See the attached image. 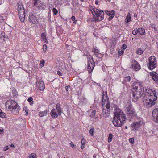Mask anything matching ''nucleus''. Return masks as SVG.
I'll list each match as a JSON object with an SVG mask.
<instances>
[{"label": "nucleus", "instance_id": "obj_1", "mask_svg": "<svg viewBox=\"0 0 158 158\" xmlns=\"http://www.w3.org/2000/svg\"><path fill=\"white\" fill-rule=\"evenodd\" d=\"M114 117L113 120V124L117 127H121L125 122L126 119L125 114L118 108L114 110Z\"/></svg>", "mask_w": 158, "mask_h": 158}, {"label": "nucleus", "instance_id": "obj_2", "mask_svg": "<svg viewBox=\"0 0 158 158\" xmlns=\"http://www.w3.org/2000/svg\"><path fill=\"white\" fill-rule=\"evenodd\" d=\"M147 89H145V91L144 92H143V91L141 90L132 92V96L134 98H133V101L134 102H136L137 99L142 96L144 105V106L148 108V92H147Z\"/></svg>", "mask_w": 158, "mask_h": 158}, {"label": "nucleus", "instance_id": "obj_3", "mask_svg": "<svg viewBox=\"0 0 158 158\" xmlns=\"http://www.w3.org/2000/svg\"><path fill=\"white\" fill-rule=\"evenodd\" d=\"M5 106L6 107L14 114H18L20 109V106L14 100L7 101L5 104Z\"/></svg>", "mask_w": 158, "mask_h": 158}, {"label": "nucleus", "instance_id": "obj_4", "mask_svg": "<svg viewBox=\"0 0 158 158\" xmlns=\"http://www.w3.org/2000/svg\"><path fill=\"white\" fill-rule=\"evenodd\" d=\"M93 15V19L95 22L102 20L104 17V13L102 10H99L94 7H92L90 8Z\"/></svg>", "mask_w": 158, "mask_h": 158}, {"label": "nucleus", "instance_id": "obj_5", "mask_svg": "<svg viewBox=\"0 0 158 158\" xmlns=\"http://www.w3.org/2000/svg\"><path fill=\"white\" fill-rule=\"evenodd\" d=\"M155 90L149 89V96L150 97L149 98V107H152L155 104V101L157 98Z\"/></svg>", "mask_w": 158, "mask_h": 158}, {"label": "nucleus", "instance_id": "obj_6", "mask_svg": "<svg viewBox=\"0 0 158 158\" xmlns=\"http://www.w3.org/2000/svg\"><path fill=\"white\" fill-rule=\"evenodd\" d=\"M127 112V115L130 119L134 117H135L136 114L135 111L134 109L132 107V105L128 104L126 108Z\"/></svg>", "mask_w": 158, "mask_h": 158}, {"label": "nucleus", "instance_id": "obj_7", "mask_svg": "<svg viewBox=\"0 0 158 158\" xmlns=\"http://www.w3.org/2000/svg\"><path fill=\"white\" fill-rule=\"evenodd\" d=\"M135 121L133 123L132 125V127L136 130H137L138 128L143 124V119L138 117H137L135 118Z\"/></svg>", "mask_w": 158, "mask_h": 158}, {"label": "nucleus", "instance_id": "obj_8", "mask_svg": "<svg viewBox=\"0 0 158 158\" xmlns=\"http://www.w3.org/2000/svg\"><path fill=\"white\" fill-rule=\"evenodd\" d=\"M157 66L156 60L155 56H151L149 59V69L152 70Z\"/></svg>", "mask_w": 158, "mask_h": 158}, {"label": "nucleus", "instance_id": "obj_9", "mask_svg": "<svg viewBox=\"0 0 158 158\" xmlns=\"http://www.w3.org/2000/svg\"><path fill=\"white\" fill-rule=\"evenodd\" d=\"M141 90L143 91V92H145L144 90L143 87L141 84L139 82L134 83L133 85L132 91L135 92Z\"/></svg>", "mask_w": 158, "mask_h": 158}, {"label": "nucleus", "instance_id": "obj_10", "mask_svg": "<svg viewBox=\"0 0 158 158\" xmlns=\"http://www.w3.org/2000/svg\"><path fill=\"white\" fill-rule=\"evenodd\" d=\"M33 3L35 9L39 10L41 9L43 6V4L39 0H33Z\"/></svg>", "mask_w": 158, "mask_h": 158}, {"label": "nucleus", "instance_id": "obj_11", "mask_svg": "<svg viewBox=\"0 0 158 158\" xmlns=\"http://www.w3.org/2000/svg\"><path fill=\"white\" fill-rule=\"evenodd\" d=\"M152 118L153 121L156 123H158V109H154L152 113Z\"/></svg>", "mask_w": 158, "mask_h": 158}, {"label": "nucleus", "instance_id": "obj_12", "mask_svg": "<svg viewBox=\"0 0 158 158\" xmlns=\"http://www.w3.org/2000/svg\"><path fill=\"white\" fill-rule=\"evenodd\" d=\"M132 64L130 68L133 69L135 71H137L140 69V66L139 64L135 60H133L132 62Z\"/></svg>", "mask_w": 158, "mask_h": 158}, {"label": "nucleus", "instance_id": "obj_13", "mask_svg": "<svg viewBox=\"0 0 158 158\" xmlns=\"http://www.w3.org/2000/svg\"><path fill=\"white\" fill-rule=\"evenodd\" d=\"M92 62H94L93 63L90 60H89L88 62L87 69L89 73H90L92 72L95 66L94 62L93 57L92 58Z\"/></svg>", "mask_w": 158, "mask_h": 158}, {"label": "nucleus", "instance_id": "obj_14", "mask_svg": "<svg viewBox=\"0 0 158 158\" xmlns=\"http://www.w3.org/2000/svg\"><path fill=\"white\" fill-rule=\"evenodd\" d=\"M150 75L151 76V78L152 79L156 82L158 85V75L154 71H152L150 72L149 73Z\"/></svg>", "mask_w": 158, "mask_h": 158}, {"label": "nucleus", "instance_id": "obj_15", "mask_svg": "<svg viewBox=\"0 0 158 158\" xmlns=\"http://www.w3.org/2000/svg\"><path fill=\"white\" fill-rule=\"evenodd\" d=\"M109 100V98L108 97L107 92L106 91L103 92V96L102 98V104L103 106L105 105V102Z\"/></svg>", "mask_w": 158, "mask_h": 158}, {"label": "nucleus", "instance_id": "obj_16", "mask_svg": "<svg viewBox=\"0 0 158 158\" xmlns=\"http://www.w3.org/2000/svg\"><path fill=\"white\" fill-rule=\"evenodd\" d=\"M29 20L30 23L33 24H35L37 21V19L36 16L35 15L31 13L29 15Z\"/></svg>", "mask_w": 158, "mask_h": 158}, {"label": "nucleus", "instance_id": "obj_17", "mask_svg": "<svg viewBox=\"0 0 158 158\" xmlns=\"http://www.w3.org/2000/svg\"><path fill=\"white\" fill-rule=\"evenodd\" d=\"M17 10L18 13H23L24 12H25L24 9L23 8V5H22V3L21 2H18L17 3Z\"/></svg>", "mask_w": 158, "mask_h": 158}, {"label": "nucleus", "instance_id": "obj_18", "mask_svg": "<svg viewBox=\"0 0 158 158\" xmlns=\"http://www.w3.org/2000/svg\"><path fill=\"white\" fill-rule=\"evenodd\" d=\"M50 114L52 117L54 118H56L58 116L56 110L55 109H53L52 110Z\"/></svg>", "mask_w": 158, "mask_h": 158}, {"label": "nucleus", "instance_id": "obj_19", "mask_svg": "<svg viewBox=\"0 0 158 158\" xmlns=\"http://www.w3.org/2000/svg\"><path fill=\"white\" fill-rule=\"evenodd\" d=\"M19 15L20 20V21L23 22H24L25 20V12H24L23 13H18Z\"/></svg>", "mask_w": 158, "mask_h": 158}, {"label": "nucleus", "instance_id": "obj_20", "mask_svg": "<svg viewBox=\"0 0 158 158\" xmlns=\"http://www.w3.org/2000/svg\"><path fill=\"white\" fill-rule=\"evenodd\" d=\"M39 86L40 89L42 91L45 88V85L44 82L43 81H40L38 82Z\"/></svg>", "mask_w": 158, "mask_h": 158}, {"label": "nucleus", "instance_id": "obj_21", "mask_svg": "<svg viewBox=\"0 0 158 158\" xmlns=\"http://www.w3.org/2000/svg\"><path fill=\"white\" fill-rule=\"evenodd\" d=\"M131 20V16L130 12H129L126 16L125 21L126 22H129Z\"/></svg>", "mask_w": 158, "mask_h": 158}, {"label": "nucleus", "instance_id": "obj_22", "mask_svg": "<svg viewBox=\"0 0 158 158\" xmlns=\"http://www.w3.org/2000/svg\"><path fill=\"white\" fill-rule=\"evenodd\" d=\"M150 28V29H152L154 31H156L157 30V27L156 25L154 24H151L149 26Z\"/></svg>", "mask_w": 158, "mask_h": 158}, {"label": "nucleus", "instance_id": "obj_23", "mask_svg": "<svg viewBox=\"0 0 158 158\" xmlns=\"http://www.w3.org/2000/svg\"><path fill=\"white\" fill-rule=\"evenodd\" d=\"M105 13L108 15L110 16L112 15H114L115 12L114 10H112L111 11L106 10L105 11Z\"/></svg>", "mask_w": 158, "mask_h": 158}, {"label": "nucleus", "instance_id": "obj_24", "mask_svg": "<svg viewBox=\"0 0 158 158\" xmlns=\"http://www.w3.org/2000/svg\"><path fill=\"white\" fill-rule=\"evenodd\" d=\"M145 30L142 28H139L137 30V32L140 35H143L145 33Z\"/></svg>", "mask_w": 158, "mask_h": 158}, {"label": "nucleus", "instance_id": "obj_25", "mask_svg": "<svg viewBox=\"0 0 158 158\" xmlns=\"http://www.w3.org/2000/svg\"><path fill=\"white\" fill-rule=\"evenodd\" d=\"M47 114V111H44L43 112H40L39 113V115L40 117H43L45 115H46Z\"/></svg>", "mask_w": 158, "mask_h": 158}, {"label": "nucleus", "instance_id": "obj_26", "mask_svg": "<svg viewBox=\"0 0 158 158\" xmlns=\"http://www.w3.org/2000/svg\"><path fill=\"white\" fill-rule=\"evenodd\" d=\"M6 117V114L5 113L2 111L1 109H0V117L2 118H5Z\"/></svg>", "mask_w": 158, "mask_h": 158}, {"label": "nucleus", "instance_id": "obj_27", "mask_svg": "<svg viewBox=\"0 0 158 158\" xmlns=\"http://www.w3.org/2000/svg\"><path fill=\"white\" fill-rule=\"evenodd\" d=\"M109 110H110L107 109V110H103V114L104 115H105L106 114H107L106 116H108V113L109 112Z\"/></svg>", "mask_w": 158, "mask_h": 158}, {"label": "nucleus", "instance_id": "obj_28", "mask_svg": "<svg viewBox=\"0 0 158 158\" xmlns=\"http://www.w3.org/2000/svg\"><path fill=\"white\" fill-rule=\"evenodd\" d=\"M94 55H95L97 57L99 58V59L101 58L103 56V55H102L101 53H100V52L94 54Z\"/></svg>", "mask_w": 158, "mask_h": 158}, {"label": "nucleus", "instance_id": "obj_29", "mask_svg": "<svg viewBox=\"0 0 158 158\" xmlns=\"http://www.w3.org/2000/svg\"><path fill=\"white\" fill-rule=\"evenodd\" d=\"M6 38L5 33L4 32H2L0 34V39L2 40H4V39Z\"/></svg>", "mask_w": 158, "mask_h": 158}, {"label": "nucleus", "instance_id": "obj_30", "mask_svg": "<svg viewBox=\"0 0 158 158\" xmlns=\"http://www.w3.org/2000/svg\"><path fill=\"white\" fill-rule=\"evenodd\" d=\"M106 104V109H107L110 110V105L109 102V100L106 101L105 102V104Z\"/></svg>", "mask_w": 158, "mask_h": 158}, {"label": "nucleus", "instance_id": "obj_31", "mask_svg": "<svg viewBox=\"0 0 158 158\" xmlns=\"http://www.w3.org/2000/svg\"><path fill=\"white\" fill-rule=\"evenodd\" d=\"M36 155L35 154L32 153H31L28 158H36Z\"/></svg>", "mask_w": 158, "mask_h": 158}, {"label": "nucleus", "instance_id": "obj_32", "mask_svg": "<svg viewBox=\"0 0 158 158\" xmlns=\"http://www.w3.org/2000/svg\"><path fill=\"white\" fill-rule=\"evenodd\" d=\"M94 131L95 130L94 128H91L89 130V133L91 134V136H93L94 135Z\"/></svg>", "mask_w": 158, "mask_h": 158}, {"label": "nucleus", "instance_id": "obj_33", "mask_svg": "<svg viewBox=\"0 0 158 158\" xmlns=\"http://www.w3.org/2000/svg\"><path fill=\"white\" fill-rule=\"evenodd\" d=\"M112 137H113L112 134H109V136L108 138V142L109 143V142H111V141L112 140Z\"/></svg>", "mask_w": 158, "mask_h": 158}, {"label": "nucleus", "instance_id": "obj_34", "mask_svg": "<svg viewBox=\"0 0 158 158\" xmlns=\"http://www.w3.org/2000/svg\"><path fill=\"white\" fill-rule=\"evenodd\" d=\"M131 79V77L130 76H127L124 78V81L127 82L129 81Z\"/></svg>", "mask_w": 158, "mask_h": 158}, {"label": "nucleus", "instance_id": "obj_35", "mask_svg": "<svg viewBox=\"0 0 158 158\" xmlns=\"http://www.w3.org/2000/svg\"><path fill=\"white\" fill-rule=\"evenodd\" d=\"M137 53L138 54L141 55L143 53V50L139 48L137 51Z\"/></svg>", "mask_w": 158, "mask_h": 158}, {"label": "nucleus", "instance_id": "obj_36", "mask_svg": "<svg viewBox=\"0 0 158 158\" xmlns=\"http://www.w3.org/2000/svg\"><path fill=\"white\" fill-rule=\"evenodd\" d=\"M32 100H33V98L32 97H30L29 98L27 99V101L29 102H30L31 105V104H33L34 102L32 101Z\"/></svg>", "mask_w": 158, "mask_h": 158}, {"label": "nucleus", "instance_id": "obj_37", "mask_svg": "<svg viewBox=\"0 0 158 158\" xmlns=\"http://www.w3.org/2000/svg\"><path fill=\"white\" fill-rule=\"evenodd\" d=\"M154 14L155 16L157 18H158V11L155 10L153 11Z\"/></svg>", "mask_w": 158, "mask_h": 158}, {"label": "nucleus", "instance_id": "obj_38", "mask_svg": "<svg viewBox=\"0 0 158 158\" xmlns=\"http://www.w3.org/2000/svg\"><path fill=\"white\" fill-rule=\"evenodd\" d=\"M96 114V111L95 110H94L92 112V113L91 114L90 116L91 117H95Z\"/></svg>", "mask_w": 158, "mask_h": 158}, {"label": "nucleus", "instance_id": "obj_39", "mask_svg": "<svg viewBox=\"0 0 158 158\" xmlns=\"http://www.w3.org/2000/svg\"><path fill=\"white\" fill-rule=\"evenodd\" d=\"M45 63V61L43 60H42L40 62L39 64V65L41 67H43L44 65V64Z\"/></svg>", "mask_w": 158, "mask_h": 158}, {"label": "nucleus", "instance_id": "obj_40", "mask_svg": "<svg viewBox=\"0 0 158 158\" xmlns=\"http://www.w3.org/2000/svg\"><path fill=\"white\" fill-rule=\"evenodd\" d=\"M134 138H130L129 139V141L130 143H134Z\"/></svg>", "mask_w": 158, "mask_h": 158}, {"label": "nucleus", "instance_id": "obj_41", "mask_svg": "<svg viewBox=\"0 0 158 158\" xmlns=\"http://www.w3.org/2000/svg\"><path fill=\"white\" fill-rule=\"evenodd\" d=\"M52 10L53 12L54 15H56L58 13V11L56 9L53 8L52 9Z\"/></svg>", "mask_w": 158, "mask_h": 158}, {"label": "nucleus", "instance_id": "obj_42", "mask_svg": "<svg viewBox=\"0 0 158 158\" xmlns=\"http://www.w3.org/2000/svg\"><path fill=\"white\" fill-rule=\"evenodd\" d=\"M43 49L44 51L45 52H46L47 49V46L45 44H44L43 47Z\"/></svg>", "mask_w": 158, "mask_h": 158}, {"label": "nucleus", "instance_id": "obj_43", "mask_svg": "<svg viewBox=\"0 0 158 158\" xmlns=\"http://www.w3.org/2000/svg\"><path fill=\"white\" fill-rule=\"evenodd\" d=\"M93 52H94V54H95L97 53H99V50L98 49H94Z\"/></svg>", "mask_w": 158, "mask_h": 158}, {"label": "nucleus", "instance_id": "obj_44", "mask_svg": "<svg viewBox=\"0 0 158 158\" xmlns=\"http://www.w3.org/2000/svg\"><path fill=\"white\" fill-rule=\"evenodd\" d=\"M41 37L44 40L46 39V35L43 33L41 34Z\"/></svg>", "mask_w": 158, "mask_h": 158}, {"label": "nucleus", "instance_id": "obj_45", "mask_svg": "<svg viewBox=\"0 0 158 158\" xmlns=\"http://www.w3.org/2000/svg\"><path fill=\"white\" fill-rule=\"evenodd\" d=\"M124 52V51L123 50H121V51H119L118 52V53L119 55H122Z\"/></svg>", "mask_w": 158, "mask_h": 158}, {"label": "nucleus", "instance_id": "obj_46", "mask_svg": "<svg viewBox=\"0 0 158 158\" xmlns=\"http://www.w3.org/2000/svg\"><path fill=\"white\" fill-rule=\"evenodd\" d=\"M138 32H137V30H133L132 31V34L134 35H137Z\"/></svg>", "mask_w": 158, "mask_h": 158}, {"label": "nucleus", "instance_id": "obj_47", "mask_svg": "<svg viewBox=\"0 0 158 158\" xmlns=\"http://www.w3.org/2000/svg\"><path fill=\"white\" fill-rule=\"evenodd\" d=\"M70 144L71 147L73 148L75 146V145H74L73 143L72 142H71V143H70Z\"/></svg>", "mask_w": 158, "mask_h": 158}, {"label": "nucleus", "instance_id": "obj_48", "mask_svg": "<svg viewBox=\"0 0 158 158\" xmlns=\"http://www.w3.org/2000/svg\"><path fill=\"white\" fill-rule=\"evenodd\" d=\"M57 111V112H58V113H57L58 114H59V115H61V110H58Z\"/></svg>", "mask_w": 158, "mask_h": 158}, {"label": "nucleus", "instance_id": "obj_49", "mask_svg": "<svg viewBox=\"0 0 158 158\" xmlns=\"http://www.w3.org/2000/svg\"><path fill=\"white\" fill-rule=\"evenodd\" d=\"M57 73L58 75L60 76H62V74L59 71H58L57 72Z\"/></svg>", "mask_w": 158, "mask_h": 158}, {"label": "nucleus", "instance_id": "obj_50", "mask_svg": "<svg viewBox=\"0 0 158 158\" xmlns=\"http://www.w3.org/2000/svg\"><path fill=\"white\" fill-rule=\"evenodd\" d=\"M122 48L124 49H126V48H127L126 45L125 44H123L122 46Z\"/></svg>", "mask_w": 158, "mask_h": 158}, {"label": "nucleus", "instance_id": "obj_51", "mask_svg": "<svg viewBox=\"0 0 158 158\" xmlns=\"http://www.w3.org/2000/svg\"><path fill=\"white\" fill-rule=\"evenodd\" d=\"M69 88H70V85L66 86L65 89L67 91H68V90H69Z\"/></svg>", "mask_w": 158, "mask_h": 158}, {"label": "nucleus", "instance_id": "obj_52", "mask_svg": "<svg viewBox=\"0 0 158 158\" xmlns=\"http://www.w3.org/2000/svg\"><path fill=\"white\" fill-rule=\"evenodd\" d=\"M114 16V15H112V16H110V17H109V19H108L109 20H111L113 18Z\"/></svg>", "mask_w": 158, "mask_h": 158}, {"label": "nucleus", "instance_id": "obj_53", "mask_svg": "<svg viewBox=\"0 0 158 158\" xmlns=\"http://www.w3.org/2000/svg\"><path fill=\"white\" fill-rule=\"evenodd\" d=\"M3 132V129L2 128H1L0 129V134H2V132Z\"/></svg>", "mask_w": 158, "mask_h": 158}, {"label": "nucleus", "instance_id": "obj_54", "mask_svg": "<svg viewBox=\"0 0 158 158\" xmlns=\"http://www.w3.org/2000/svg\"><path fill=\"white\" fill-rule=\"evenodd\" d=\"M85 140L84 139H82L81 140V144H85Z\"/></svg>", "mask_w": 158, "mask_h": 158}, {"label": "nucleus", "instance_id": "obj_55", "mask_svg": "<svg viewBox=\"0 0 158 158\" xmlns=\"http://www.w3.org/2000/svg\"><path fill=\"white\" fill-rule=\"evenodd\" d=\"M60 107V105L59 103H57L56 105V108H59Z\"/></svg>", "mask_w": 158, "mask_h": 158}, {"label": "nucleus", "instance_id": "obj_56", "mask_svg": "<svg viewBox=\"0 0 158 158\" xmlns=\"http://www.w3.org/2000/svg\"><path fill=\"white\" fill-rule=\"evenodd\" d=\"M71 19H72V20H73V21H74V20H75V17L74 16H72L71 17Z\"/></svg>", "mask_w": 158, "mask_h": 158}, {"label": "nucleus", "instance_id": "obj_57", "mask_svg": "<svg viewBox=\"0 0 158 158\" xmlns=\"http://www.w3.org/2000/svg\"><path fill=\"white\" fill-rule=\"evenodd\" d=\"M93 82H94V84H95L96 85H98V86H100L99 84H98L94 81H93Z\"/></svg>", "mask_w": 158, "mask_h": 158}, {"label": "nucleus", "instance_id": "obj_58", "mask_svg": "<svg viewBox=\"0 0 158 158\" xmlns=\"http://www.w3.org/2000/svg\"><path fill=\"white\" fill-rule=\"evenodd\" d=\"M99 2L98 1L96 0L95 1V3L96 5H97L98 3Z\"/></svg>", "mask_w": 158, "mask_h": 158}, {"label": "nucleus", "instance_id": "obj_59", "mask_svg": "<svg viewBox=\"0 0 158 158\" xmlns=\"http://www.w3.org/2000/svg\"><path fill=\"white\" fill-rule=\"evenodd\" d=\"M8 149H9V147H8V146H6V149H5L4 150L5 151L7 150Z\"/></svg>", "mask_w": 158, "mask_h": 158}, {"label": "nucleus", "instance_id": "obj_60", "mask_svg": "<svg viewBox=\"0 0 158 158\" xmlns=\"http://www.w3.org/2000/svg\"><path fill=\"white\" fill-rule=\"evenodd\" d=\"M84 145L85 144H82V146H81V148L82 149H83V148H84Z\"/></svg>", "mask_w": 158, "mask_h": 158}, {"label": "nucleus", "instance_id": "obj_61", "mask_svg": "<svg viewBox=\"0 0 158 158\" xmlns=\"http://www.w3.org/2000/svg\"><path fill=\"white\" fill-rule=\"evenodd\" d=\"M77 20H75L74 21L73 23H74L75 24H76L77 23Z\"/></svg>", "mask_w": 158, "mask_h": 158}, {"label": "nucleus", "instance_id": "obj_62", "mask_svg": "<svg viewBox=\"0 0 158 158\" xmlns=\"http://www.w3.org/2000/svg\"><path fill=\"white\" fill-rule=\"evenodd\" d=\"M156 44H157V47H158V38L157 39V40H156Z\"/></svg>", "mask_w": 158, "mask_h": 158}, {"label": "nucleus", "instance_id": "obj_63", "mask_svg": "<svg viewBox=\"0 0 158 158\" xmlns=\"http://www.w3.org/2000/svg\"><path fill=\"white\" fill-rule=\"evenodd\" d=\"M134 17H137V15L136 14V13H135L134 14Z\"/></svg>", "mask_w": 158, "mask_h": 158}, {"label": "nucleus", "instance_id": "obj_64", "mask_svg": "<svg viewBox=\"0 0 158 158\" xmlns=\"http://www.w3.org/2000/svg\"><path fill=\"white\" fill-rule=\"evenodd\" d=\"M61 110V108L60 107H59V108H56V111L57 110Z\"/></svg>", "mask_w": 158, "mask_h": 158}]
</instances>
